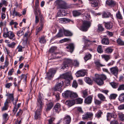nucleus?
Returning <instances> with one entry per match:
<instances>
[{
    "label": "nucleus",
    "instance_id": "nucleus-46",
    "mask_svg": "<svg viewBox=\"0 0 124 124\" xmlns=\"http://www.w3.org/2000/svg\"><path fill=\"white\" fill-rule=\"evenodd\" d=\"M110 84L114 88H117L119 86V84L118 83H116L114 82H111Z\"/></svg>",
    "mask_w": 124,
    "mask_h": 124
},
{
    "label": "nucleus",
    "instance_id": "nucleus-62",
    "mask_svg": "<svg viewBox=\"0 0 124 124\" xmlns=\"http://www.w3.org/2000/svg\"><path fill=\"white\" fill-rule=\"evenodd\" d=\"M124 90V85L122 84L120 85L118 87L117 90L118 91Z\"/></svg>",
    "mask_w": 124,
    "mask_h": 124
},
{
    "label": "nucleus",
    "instance_id": "nucleus-39",
    "mask_svg": "<svg viewBox=\"0 0 124 124\" xmlns=\"http://www.w3.org/2000/svg\"><path fill=\"white\" fill-rule=\"evenodd\" d=\"M84 18L86 20H89L91 18L90 16V14L88 13H84L82 14Z\"/></svg>",
    "mask_w": 124,
    "mask_h": 124
},
{
    "label": "nucleus",
    "instance_id": "nucleus-47",
    "mask_svg": "<svg viewBox=\"0 0 124 124\" xmlns=\"http://www.w3.org/2000/svg\"><path fill=\"white\" fill-rule=\"evenodd\" d=\"M85 81L90 85H92V81L89 78L86 77L85 79Z\"/></svg>",
    "mask_w": 124,
    "mask_h": 124
},
{
    "label": "nucleus",
    "instance_id": "nucleus-54",
    "mask_svg": "<svg viewBox=\"0 0 124 124\" xmlns=\"http://www.w3.org/2000/svg\"><path fill=\"white\" fill-rule=\"evenodd\" d=\"M16 43L14 42H13L11 43L8 44V46L9 47L13 48L15 47Z\"/></svg>",
    "mask_w": 124,
    "mask_h": 124
},
{
    "label": "nucleus",
    "instance_id": "nucleus-24",
    "mask_svg": "<svg viewBox=\"0 0 124 124\" xmlns=\"http://www.w3.org/2000/svg\"><path fill=\"white\" fill-rule=\"evenodd\" d=\"M113 50L111 47H108L105 49L104 51L105 53L107 54H110L111 53Z\"/></svg>",
    "mask_w": 124,
    "mask_h": 124
},
{
    "label": "nucleus",
    "instance_id": "nucleus-42",
    "mask_svg": "<svg viewBox=\"0 0 124 124\" xmlns=\"http://www.w3.org/2000/svg\"><path fill=\"white\" fill-rule=\"evenodd\" d=\"M98 96L101 100L104 101L105 100V97L102 94L99 93L98 95Z\"/></svg>",
    "mask_w": 124,
    "mask_h": 124
},
{
    "label": "nucleus",
    "instance_id": "nucleus-34",
    "mask_svg": "<svg viewBox=\"0 0 124 124\" xmlns=\"http://www.w3.org/2000/svg\"><path fill=\"white\" fill-rule=\"evenodd\" d=\"M12 15L13 16H18L20 17L22 16V15L20 14V13L16 11L15 8H13Z\"/></svg>",
    "mask_w": 124,
    "mask_h": 124
},
{
    "label": "nucleus",
    "instance_id": "nucleus-17",
    "mask_svg": "<svg viewBox=\"0 0 124 124\" xmlns=\"http://www.w3.org/2000/svg\"><path fill=\"white\" fill-rule=\"evenodd\" d=\"M63 29L64 28H63L62 29H59L58 33L54 37L55 39L63 36L64 33Z\"/></svg>",
    "mask_w": 124,
    "mask_h": 124
},
{
    "label": "nucleus",
    "instance_id": "nucleus-13",
    "mask_svg": "<svg viewBox=\"0 0 124 124\" xmlns=\"http://www.w3.org/2000/svg\"><path fill=\"white\" fill-rule=\"evenodd\" d=\"M61 106L59 103H56L53 109L54 111H55L56 113H58L61 110Z\"/></svg>",
    "mask_w": 124,
    "mask_h": 124
},
{
    "label": "nucleus",
    "instance_id": "nucleus-53",
    "mask_svg": "<svg viewBox=\"0 0 124 124\" xmlns=\"http://www.w3.org/2000/svg\"><path fill=\"white\" fill-rule=\"evenodd\" d=\"M117 96V95L116 94H111L109 97L110 99H115Z\"/></svg>",
    "mask_w": 124,
    "mask_h": 124
},
{
    "label": "nucleus",
    "instance_id": "nucleus-20",
    "mask_svg": "<svg viewBox=\"0 0 124 124\" xmlns=\"http://www.w3.org/2000/svg\"><path fill=\"white\" fill-rule=\"evenodd\" d=\"M94 80L99 85H101L103 84V81L99 77L94 78Z\"/></svg>",
    "mask_w": 124,
    "mask_h": 124
},
{
    "label": "nucleus",
    "instance_id": "nucleus-50",
    "mask_svg": "<svg viewBox=\"0 0 124 124\" xmlns=\"http://www.w3.org/2000/svg\"><path fill=\"white\" fill-rule=\"evenodd\" d=\"M104 30V28L101 24H99L98 25V29L97 30L98 32H99L100 31H102Z\"/></svg>",
    "mask_w": 124,
    "mask_h": 124
},
{
    "label": "nucleus",
    "instance_id": "nucleus-16",
    "mask_svg": "<svg viewBox=\"0 0 124 124\" xmlns=\"http://www.w3.org/2000/svg\"><path fill=\"white\" fill-rule=\"evenodd\" d=\"M6 96H7L8 98L6 100L8 101V103H10V101H13L14 100V94L13 93H8L6 95Z\"/></svg>",
    "mask_w": 124,
    "mask_h": 124
},
{
    "label": "nucleus",
    "instance_id": "nucleus-44",
    "mask_svg": "<svg viewBox=\"0 0 124 124\" xmlns=\"http://www.w3.org/2000/svg\"><path fill=\"white\" fill-rule=\"evenodd\" d=\"M117 42L119 45L124 46V41L120 38H118L117 39Z\"/></svg>",
    "mask_w": 124,
    "mask_h": 124
},
{
    "label": "nucleus",
    "instance_id": "nucleus-59",
    "mask_svg": "<svg viewBox=\"0 0 124 124\" xmlns=\"http://www.w3.org/2000/svg\"><path fill=\"white\" fill-rule=\"evenodd\" d=\"M112 113H107V120L108 121H109L110 118H112Z\"/></svg>",
    "mask_w": 124,
    "mask_h": 124
},
{
    "label": "nucleus",
    "instance_id": "nucleus-56",
    "mask_svg": "<svg viewBox=\"0 0 124 124\" xmlns=\"http://www.w3.org/2000/svg\"><path fill=\"white\" fill-rule=\"evenodd\" d=\"M76 101L77 104H80L82 103L83 101V99L80 98H78L76 100Z\"/></svg>",
    "mask_w": 124,
    "mask_h": 124
},
{
    "label": "nucleus",
    "instance_id": "nucleus-19",
    "mask_svg": "<svg viewBox=\"0 0 124 124\" xmlns=\"http://www.w3.org/2000/svg\"><path fill=\"white\" fill-rule=\"evenodd\" d=\"M64 124H70V123L71 118L70 116L68 115H67L64 118Z\"/></svg>",
    "mask_w": 124,
    "mask_h": 124
},
{
    "label": "nucleus",
    "instance_id": "nucleus-33",
    "mask_svg": "<svg viewBox=\"0 0 124 124\" xmlns=\"http://www.w3.org/2000/svg\"><path fill=\"white\" fill-rule=\"evenodd\" d=\"M8 101L7 100H6L4 103V106L2 108V111L7 110L8 108Z\"/></svg>",
    "mask_w": 124,
    "mask_h": 124
},
{
    "label": "nucleus",
    "instance_id": "nucleus-58",
    "mask_svg": "<svg viewBox=\"0 0 124 124\" xmlns=\"http://www.w3.org/2000/svg\"><path fill=\"white\" fill-rule=\"evenodd\" d=\"M99 77L101 79L103 80H105L106 79L107 77L104 74H101L100 75H98Z\"/></svg>",
    "mask_w": 124,
    "mask_h": 124
},
{
    "label": "nucleus",
    "instance_id": "nucleus-36",
    "mask_svg": "<svg viewBox=\"0 0 124 124\" xmlns=\"http://www.w3.org/2000/svg\"><path fill=\"white\" fill-rule=\"evenodd\" d=\"M53 95L55 96V101H58L60 99V94L58 93H53Z\"/></svg>",
    "mask_w": 124,
    "mask_h": 124
},
{
    "label": "nucleus",
    "instance_id": "nucleus-25",
    "mask_svg": "<svg viewBox=\"0 0 124 124\" xmlns=\"http://www.w3.org/2000/svg\"><path fill=\"white\" fill-rule=\"evenodd\" d=\"M103 114V112L101 110H99L95 114V117L99 119L102 117V115Z\"/></svg>",
    "mask_w": 124,
    "mask_h": 124
},
{
    "label": "nucleus",
    "instance_id": "nucleus-57",
    "mask_svg": "<svg viewBox=\"0 0 124 124\" xmlns=\"http://www.w3.org/2000/svg\"><path fill=\"white\" fill-rule=\"evenodd\" d=\"M27 74H26L25 75L22 74L19 77L20 78L21 80H22L23 78H25V81H26L27 77Z\"/></svg>",
    "mask_w": 124,
    "mask_h": 124
},
{
    "label": "nucleus",
    "instance_id": "nucleus-41",
    "mask_svg": "<svg viewBox=\"0 0 124 124\" xmlns=\"http://www.w3.org/2000/svg\"><path fill=\"white\" fill-rule=\"evenodd\" d=\"M97 51L99 53H101L103 52V48L101 45H99L97 48Z\"/></svg>",
    "mask_w": 124,
    "mask_h": 124
},
{
    "label": "nucleus",
    "instance_id": "nucleus-11",
    "mask_svg": "<svg viewBox=\"0 0 124 124\" xmlns=\"http://www.w3.org/2000/svg\"><path fill=\"white\" fill-rule=\"evenodd\" d=\"M75 48V45L73 43L69 44L66 47V48L68 49V51L71 53H72L74 51Z\"/></svg>",
    "mask_w": 124,
    "mask_h": 124
},
{
    "label": "nucleus",
    "instance_id": "nucleus-30",
    "mask_svg": "<svg viewBox=\"0 0 124 124\" xmlns=\"http://www.w3.org/2000/svg\"><path fill=\"white\" fill-rule=\"evenodd\" d=\"M92 55L89 53H87L84 56V58L85 62L88 60L92 58Z\"/></svg>",
    "mask_w": 124,
    "mask_h": 124
},
{
    "label": "nucleus",
    "instance_id": "nucleus-15",
    "mask_svg": "<svg viewBox=\"0 0 124 124\" xmlns=\"http://www.w3.org/2000/svg\"><path fill=\"white\" fill-rule=\"evenodd\" d=\"M93 97V96L92 95L89 96L87 97L85 100V103L87 104H91L92 102Z\"/></svg>",
    "mask_w": 124,
    "mask_h": 124
},
{
    "label": "nucleus",
    "instance_id": "nucleus-32",
    "mask_svg": "<svg viewBox=\"0 0 124 124\" xmlns=\"http://www.w3.org/2000/svg\"><path fill=\"white\" fill-rule=\"evenodd\" d=\"M71 94V92L69 91H65L64 93H62L63 96L65 97H70Z\"/></svg>",
    "mask_w": 124,
    "mask_h": 124
},
{
    "label": "nucleus",
    "instance_id": "nucleus-28",
    "mask_svg": "<svg viewBox=\"0 0 124 124\" xmlns=\"http://www.w3.org/2000/svg\"><path fill=\"white\" fill-rule=\"evenodd\" d=\"M101 43L103 45H108L109 43V40L107 38H103L101 40Z\"/></svg>",
    "mask_w": 124,
    "mask_h": 124
},
{
    "label": "nucleus",
    "instance_id": "nucleus-40",
    "mask_svg": "<svg viewBox=\"0 0 124 124\" xmlns=\"http://www.w3.org/2000/svg\"><path fill=\"white\" fill-rule=\"evenodd\" d=\"M73 16H77L80 15L81 13L79 11L74 10L72 12Z\"/></svg>",
    "mask_w": 124,
    "mask_h": 124
},
{
    "label": "nucleus",
    "instance_id": "nucleus-35",
    "mask_svg": "<svg viewBox=\"0 0 124 124\" xmlns=\"http://www.w3.org/2000/svg\"><path fill=\"white\" fill-rule=\"evenodd\" d=\"M116 17L117 19L120 20H122L123 19V17L121 13L119 11H118L116 14Z\"/></svg>",
    "mask_w": 124,
    "mask_h": 124
},
{
    "label": "nucleus",
    "instance_id": "nucleus-27",
    "mask_svg": "<svg viewBox=\"0 0 124 124\" xmlns=\"http://www.w3.org/2000/svg\"><path fill=\"white\" fill-rule=\"evenodd\" d=\"M64 34L66 36H72V33L70 31L63 29Z\"/></svg>",
    "mask_w": 124,
    "mask_h": 124
},
{
    "label": "nucleus",
    "instance_id": "nucleus-45",
    "mask_svg": "<svg viewBox=\"0 0 124 124\" xmlns=\"http://www.w3.org/2000/svg\"><path fill=\"white\" fill-rule=\"evenodd\" d=\"M94 63L97 67L98 68L105 66L104 65H103L99 61L95 62Z\"/></svg>",
    "mask_w": 124,
    "mask_h": 124
},
{
    "label": "nucleus",
    "instance_id": "nucleus-21",
    "mask_svg": "<svg viewBox=\"0 0 124 124\" xmlns=\"http://www.w3.org/2000/svg\"><path fill=\"white\" fill-rule=\"evenodd\" d=\"M85 74V71L80 70L76 72V75L77 77H82L84 76Z\"/></svg>",
    "mask_w": 124,
    "mask_h": 124
},
{
    "label": "nucleus",
    "instance_id": "nucleus-7",
    "mask_svg": "<svg viewBox=\"0 0 124 124\" xmlns=\"http://www.w3.org/2000/svg\"><path fill=\"white\" fill-rule=\"evenodd\" d=\"M56 70L54 68L51 69H49V72L46 73L47 78L49 79L52 78L56 73Z\"/></svg>",
    "mask_w": 124,
    "mask_h": 124
},
{
    "label": "nucleus",
    "instance_id": "nucleus-63",
    "mask_svg": "<svg viewBox=\"0 0 124 124\" xmlns=\"http://www.w3.org/2000/svg\"><path fill=\"white\" fill-rule=\"evenodd\" d=\"M22 110L20 109L19 111L17 113L16 115V116H18L19 117H20L22 115Z\"/></svg>",
    "mask_w": 124,
    "mask_h": 124
},
{
    "label": "nucleus",
    "instance_id": "nucleus-18",
    "mask_svg": "<svg viewBox=\"0 0 124 124\" xmlns=\"http://www.w3.org/2000/svg\"><path fill=\"white\" fill-rule=\"evenodd\" d=\"M91 1L92 7L94 8L99 7V1L98 0H92Z\"/></svg>",
    "mask_w": 124,
    "mask_h": 124
},
{
    "label": "nucleus",
    "instance_id": "nucleus-4",
    "mask_svg": "<svg viewBox=\"0 0 124 124\" xmlns=\"http://www.w3.org/2000/svg\"><path fill=\"white\" fill-rule=\"evenodd\" d=\"M90 26L91 23L90 22L85 21L83 22L80 30L83 31H86L88 30Z\"/></svg>",
    "mask_w": 124,
    "mask_h": 124
},
{
    "label": "nucleus",
    "instance_id": "nucleus-43",
    "mask_svg": "<svg viewBox=\"0 0 124 124\" xmlns=\"http://www.w3.org/2000/svg\"><path fill=\"white\" fill-rule=\"evenodd\" d=\"M24 30H20L17 31V35L19 37H20L23 35L24 34Z\"/></svg>",
    "mask_w": 124,
    "mask_h": 124
},
{
    "label": "nucleus",
    "instance_id": "nucleus-26",
    "mask_svg": "<svg viewBox=\"0 0 124 124\" xmlns=\"http://www.w3.org/2000/svg\"><path fill=\"white\" fill-rule=\"evenodd\" d=\"M105 28L107 29H110L112 27L113 25V23L111 22L106 23L105 24Z\"/></svg>",
    "mask_w": 124,
    "mask_h": 124
},
{
    "label": "nucleus",
    "instance_id": "nucleus-38",
    "mask_svg": "<svg viewBox=\"0 0 124 124\" xmlns=\"http://www.w3.org/2000/svg\"><path fill=\"white\" fill-rule=\"evenodd\" d=\"M38 12L40 13V11L39 6H35V9H34V13L35 15H38Z\"/></svg>",
    "mask_w": 124,
    "mask_h": 124
},
{
    "label": "nucleus",
    "instance_id": "nucleus-64",
    "mask_svg": "<svg viewBox=\"0 0 124 124\" xmlns=\"http://www.w3.org/2000/svg\"><path fill=\"white\" fill-rule=\"evenodd\" d=\"M94 102L97 105H100L101 103V101L96 99L94 100Z\"/></svg>",
    "mask_w": 124,
    "mask_h": 124
},
{
    "label": "nucleus",
    "instance_id": "nucleus-23",
    "mask_svg": "<svg viewBox=\"0 0 124 124\" xmlns=\"http://www.w3.org/2000/svg\"><path fill=\"white\" fill-rule=\"evenodd\" d=\"M75 103V101L74 100H69L65 102L66 104L68 106H71Z\"/></svg>",
    "mask_w": 124,
    "mask_h": 124
},
{
    "label": "nucleus",
    "instance_id": "nucleus-1",
    "mask_svg": "<svg viewBox=\"0 0 124 124\" xmlns=\"http://www.w3.org/2000/svg\"><path fill=\"white\" fill-rule=\"evenodd\" d=\"M42 97L40 95H39L37 99V106L36 107L37 110L35 112L34 118L35 119H39L40 118L41 110L44 105V103L42 101Z\"/></svg>",
    "mask_w": 124,
    "mask_h": 124
},
{
    "label": "nucleus",
    "instance_id": "nucleus-3",
    "mask_svg": "<svg viewBox=\"0 0 124 124\" xmlns=\"http://www.w3.org/2000/svg\"><path fill=\"white\" fill-rule=\"evenodd\" d=\"M63 78L65 79V83L66 85H70L71 80L73 79V77L71 74L69 73H67L64 74Z\"/></svg>",
    "mask_w": 124,
    "mask_h": 124
},
{
    "label": "nucleus",
    "instance_id": "nucleus-6",
    "mask_svg": "<svg viewBox=\"0 0 124 124\" xmlns=\"http://www.w3.org/2000/svg\"><path fill=\"white\" fill-rule=\"evenodd\" d=\"M85 45L83 46V48L85 49H87L88 47L90 45H92L93 43L96 42V41L94 40L91 41L87 39L85 37L84 38Z\"/></svg>",
    "mask_w": 124,
    "mask_h": 124
},
{
    "label": "nucleus",
    "instance_id": "nucleus-8",
    "mask_svg": "<svg viewBox=\"0 0 124 124\" xmlns=\"http://www.w3.org/2000/svg\"><path fill=\"white\" fill-rule=\"evenodd\" d=\"M63 85V82L62 81L56 84L55 85L54 88V91L61 92L62 91V87Z\"/></svg>",
    "mask_w": 124,
    "mask_h": 124
},
{
    "label": "nucleus",
    "instance_id": "nucleus-14",
    "mask_svg": "<svg viewBox=\"0 0 124 124\" xmlns=\"http://www.w3.org/2000/svg\"><path fill=\"white\" fill-rule=\"evenodd\" d=\"M102 17L103 18H108L110 17L112 18L113 15L109 12L107 11H103L102 14Z\"/></svg>",
    "mask_w": 124,
    "mask_h": 124
},
{
    "label": "nucleus",
    "instance_id": "nucleus-48",
    "mask_svg": "<svg viewBox=\"0 0 124 124\" xmlns=\"http://www.w3.org/2000/svg\"><path fill=\"white\" fill-rule=\"evenodd\" d=\"M60 21L62 23H67L70 22L71 20L68 18H62L60 19Z\"/></svg>",
    "mask_w": 124,
    "mask_h": 124
},
{
    "label": "nucleus",
    "instance_id": "nucleus-2",
    "mask_svg": "<svg viewBox=\"0 0 124 124\" xmlns=\"http://www.w3.org/2000/svg\"><path fill=\"white\" fill-rule=\"evenodd\" d=\"M4 30L6 32L3 33V36L5 38H8L9 39L13 41L15 39V35L14 32L11 31H8L7 28H5Z\"/></svg>",
    "mask_w": 124,
    "mask_h": 124
},
{
    "label": "nucleus",
    "instance_id": "nucleus-31",
    "mask_svg": "<svg viewBox=\"0 0 124 124\" xmlns=\"http://www.w3.org/2000/svg\"><path fill=\"white\" fill-rule=\"evenodd\" d=\"M53 106V103L51 102L47 104V107L46 109V111H47L50 110L52 108Z\"/></svg>",
    "mask_w": 124,
    "mask_h": 124
},
{
    "label": "nucleus",
    "instance_id": "nucleus-29",
    "mask_svg": "<svg viewBox=\"0 0 124 124\" xmlns=\"http://www.w3.org/2000/svg\"><path fill=\"white\" fill-rule=\"evenodd\" d=\"M101 57L102 58L104 59L106 62H108L110 58V55L103 54L101 55Z\"/></svg>",
    "mask_w": 124,
    "mask_h": 124
},
{
    "label": "nucleus",
    "instance_id": "nucleus-51",
    "mask_svg": "<svg viewBox=\"0 0 124 124\" xmlns=\"http://www.w3.org/2000/svg\"><path fill=\"white\" fill-rule=\"evenodd\" d=\"M118 115L120 120L122 121H124V114L119 113L118 114Z\"/></svg>",
    "mask_w": 124,
    "mask_h": 124
},
{
    "label": "nucleus",
    "instance_id": "nucleus-10",
    "mask_svg": "<svg viewBox=\"0 0 124 124\" xmlns=\"http://www.w3.org/2000/svg\"><path fill=\"white\" fill-rule=\"evenodd\" d=\"M110 70L112 74L115 76H117L118 71V69L117 67L116 66L111 68L110 69Z\"/></svg>",
    "mask_w": 124,
    "mask_h": 124
},
{
    "label": "nucleus",
    "instance_id": "nucleus-12",
    "mask_svg": "<svg viewBox=\"0 0 124 124\" xmlns=\"http://www.w3.org/2000/svg\"><path fill=\"white\" fill-rule=\"evenodd\" d=\"M72 61L71 60L68 59H65L63 62L64 67L66 68L68 66V65H72L73 64Z\"/></svg>",
    "mask_w": 124,
    "mask_h": 124
},
{
    "label": "nucleus",
    "instance_id": "nucleus-5",
    "mask_svg": "<svg viewBox=\"0 0 124 124\" xmlns=\"http://www.w3.org/2000/svg\"><path fill=\"white\" fill-rule=\"evenodd\" d=\"M93 114L92 112H87L82 115L83 120H91L93 119Z\"/></svg>",
    "mask_w": 124,
    "mask_h": 124
},
{
    "label": "nucleus",
    "instance_id": "nucleus-9",
    "mask_svg": "<svg viewBox=\"0 0 124 124\" xmlns=\"http://www.w3.org/2000/svg\"><path fill=\"white\" fill-rule=\"evenodd\" d=\"M57 3L59 8L61 9H65L66 8V4L65 2L61 0H59L57 1Z\"/></svg>",
    "mask_w": 124,
    "mask_h": 124
},
{
    "label": "nucleus",
    "instance_id": "nucleus-55",
    "mask_svg": "<svg viewBox=\"0 0 124 124\" xmlns=\"http://www.w3.org/2000/svg\"><path fill=\"white\" fill-rule=\"evenodd\" d=\"M8 114L5 113L3 115V120L5 121H6L8 120Z\"/></svg>",
    "mask_w": 124,
    "mask_h": 124
},
{
    "label": "nucleus",
    "instance_id": "nucleus-22",
    "mask_svg": "<svg viewBox=\"0 0 124 124\" xmlns=\"http://www.w3.org/2000/svg\"><path fill=\"white\" fill-rule=\"evenodd\" d=\"M106 4L108 6L112 7L115 5L116 3L112 0H107L106 1Z\"/></svg>",
    "mask_w": 124,
    "mask_h": 124
},
{
    "label": "nucleus",
    "instance_id": "nucleus-37",
    "mask_svg": "<svg viewBox=\"0 0 124 124\" xmlns=\"http://www.w3.org/2000/svg\"><path fill=\"white\" fill-rule=\"evenodd\" d=\"M57 49V47L55 46H52L51 47L49 50V52L52 53L53 54H56V53L55 52Z\"/></svg>",
    "mask_w": 124,
    "mask_h": 124
},
{
    "label": "nucleus",
    "instance_id": "nucleus-61",
    "mask_svg": "<svg viewBox=\"0 0 124 124\" xmlns=\"http://www.w3.org/2000/svg\"><path fill=\"white\" fill-rule=\"evenodd\" d=\"M46 42V41L44 37H42L39 39V42L41 43H44Z\"/></svg>",
    "mask_w": 124,
    "mask_h": 124
},
{
    "label": "nucleus",
    "instance_id": "nucleus-60",
    "mask_svg": "<svg viewBox=\"0 0 124 124\" xmlns=\"http://www.w3.org/2000/svg\"><path fill=\"white\" fill-rule=\"evenodd\" d=\"M78 86V84L77 81L75 80H74L72 84V86L76 88Z\"/></svg>",
    "mask_w": 124,
    "mask_h": 124
},
{
    "label": "nucleus",
    "instance_id": "nucleus-52",
    "mask_svg": "<svg viewBox=\"0 0 124 124\" xmlns=\"http://www.w3.org/2000/svg\"><path fill=\"white\" fill-rule=\"evenodd\" d=\"M119 99L121 101H124V93H122L119 95Z\"/></svg>",
    "mask_w": 124,
    "mask_h": 124
},
{
    "label": "nucleus",
    "instance_id": "nucleus-49",
    "mask_svg": "<svg viewBox=\"0 0 124 124\" xmlns=\"http://www.w3.org/2000/svg\"><path fill=\"white\" fill-rule=\"evenodd\" d=\"M78 97V94L76 93L72 92H71L70 97L72 99L76 98Z\"/></svg>",
    "mask_w": 124,
    "mask_h": 124
}]
</instances>
